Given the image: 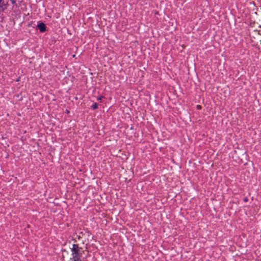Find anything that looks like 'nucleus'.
<instances>
[{
  "mask_svg": "<svg viewBox=\"0 0 261 261\" xmlns=\"http://www.w3.org/2000/svg\"><path fill=\"white\" fill-rule=\"evenodd\" d=\"M81 248L77 244H73L71 248V254L69 255L67 251L62 252V257L64 261H82L80 258Z\"/></svg>",
  "mask_w": 261,
  "mask_h": 261,
  "instance_id": "1",
  "label": "nucleus"
},
{
  "mask_svg": "<svg viewBox=\"0 0 261 261\" xmlns=\"http://www.w3.org/2000/svg\"><path fill=\"white\" fill-rule=\"evenodd\" d=\"M37 27L41 32H44L45 31L46 27H45V24L41 22V23H39L38 24Z\"/></svg>",
  "mask_w": 261,
  "mask_h": 261,
  "instance_id": "2",
  "label": "nucleus"
},
{
  "mask_svg": "<svg viewBox=\"0 0 261 261\" xmlns=\"http://www.w3.org/2000/svg\"><path fill=\"white\" fill-rule=\"evenodd\" d=\"M6 5L4 0H0V8L4 9V7L6 8Z\"/></svg>",
  "mask_w": 261,
  "mask_h": 261,
  "instance_id": "3",
  "label": "nucleus"
},
{
  "mask_svg": "<svg viewBox=\"0 0 261 261\" xmlns=\"http://www.w3.org/2000/svg\"><path fill=\"white\" fill-rule=\"evenodd\" d=\"M97 108H98V106L96 103H93V105L92 106V108L93 110L96 109H97Z\"/></svg>",
  "mask_w": 261,
  "mask_h": 261,
  "instance_id": "4",
  "label": "nucleus"
},
{
  "mask_svg": "<svg viewBox=\"0 0 261 261\" xmlns=\"http://www.w3.org/2000/svg\"><path fill=\"white\" fill-rule=\"evenodd\" d=\"M12 2V4H14L15 3L16 0H10Z\"/></svg>",
  "mask_w": 261,
  "mask_h": 261,
  "instance_id": "5",
  "label": "nucleus"
},
{
  "mask_svg": "<svg viewBox=\"0 0 261 261\" xmlns=\"http://www.w3.org/2000/svg\"><path fill=\"white\" fill-rule=\"evenodd\" d=\"M197 109L199 110V109H200L201 108V107L200 105H197Z\"/></svg>",
  "mask_w": 261,
  "mask_h": 261,
  "instance_id": "6",
  "label": "nucleus"
},
{
  "mask_svg": "<svg viewBox=\"0 0 261 261\" xmlns=\"http://www.w3.org/2000/svg\"><path fill=\"white\" fill-rule=\"evenodd\" d=\"M244 201L245 202L247 201H248L247 198V197H245V198H244Z\"/></svg>",
  "mask_w": 261,
  "mask_h": 261,
  "instance_id": "7",
  "label": "nucleus"
},
{
  "mask_svg": "<svg viewBox=\"0 0 261 261\" xmlns=\"http://www.w3.org/2000/svg\"><path fill=\"white\" fill-rule=\"evenodd\" d=\"M102 97H99L97 98V100H101V98H102Z\"/></svg>",
  "mask_w": 261,
  "mask_h": 261,
  "instance_id": "8",
  "label": "nucleus"
}]
</instances>
